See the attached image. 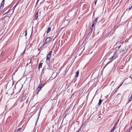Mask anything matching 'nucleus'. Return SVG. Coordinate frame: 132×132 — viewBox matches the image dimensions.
<instances>
[{"label": "nucleus", "instance_id": "nucleus-1", "mask_svg": "<svg viewBox=\"0 0 132 132\" xmlns=\"http://www.w3.org/2000/svg\"><path fill=\"white\" fill-rule=\"evenodd\" d=\"M132 78L130 77H129L128 78H127L125 79L123 81L126 82V84H128L129 83H130L132 81Z\"/></svg>", "mask_w": 132, "mask_h": 132}, {"label": "nucleus", "instance_id": "nucleus-2", "mask_svg": "<svg viewBox=\"0 0 132 132\" xmlns=\"http://www.w3.org/2000/svg\"><path fill=\"white\" fill-rule=\"evenodd\" d=\"M52 38L51 37H49L46 38L45 40V42L43 44L42 46H44L45 44L48 43L51 41Z\"/></svg>", "mask_w": 132, "mask_h": 132}, {"label": "nucleus", "instance_id": "nucleus-3", "mask_svg": "<svg viewBox=\"0 0 132 132\" xmlns=\"http://www.w3.org/2000/svg\"><path fill=\"white\" fill-rule=\"evenodd\" d=\"M44 85H43L42 86L41 84H39L38 87L36 89L35 92L36 94H38V93L39 92L40 90V89H41L42 87Z\"/></svg>", "mask_w": 132, "mask_h": 132}, {"label": "nucleus", "instance_id": "nucleus-4", "mask_svg": "<svg viewBox=\"0 0 132 132\" xmlns=\"http://www.w3.org/2000/svg\"><path fill=\"white\" fill-rule=\"evenodd\" d=\"M122 98V96L120 94H118L117 95V96L115 97V99L116 100H121Z\"/></svg>", "mask_w": 132, "mask_h": 132}, {"label": "nucleus", "instance_id": "nucleus-5", "mask_svg": "<svg viewBox=\"0 0 132 132\" xmlns=\"http://www.w3.org/2000/svg\"><path fill=\"white\" fill-rule=\"evenodd\" d=\"M119 121V120L118 119V120L117 121V122H116L114 124L113 127L111 129V130L110 132H113L114 131V130L116 127L117 125V123Z\"/></svg>", "mask_w": 132, "mask_h": 132}, {"label": "nucleus", "instance_id": "nucleus-6", "mask_svg": "<svg viewBox=\"0 0 132 132\" xmlns=\"http://www.w3.org/2000/svg\"><path fill=\"white\" fill-rule=\"evenodd\" d=\"M5 0H3L1 3V5L0 7V9L1 8H2V9H3V5H4V2H5Z\"/></svg>", "mask_w": 132, "mask_h": 132}, {"label": "nucleus", "instance_id": "nucleus-7", "mask_svg": "<svg viewBox=\"0 0 132 132\" xmlns=\"http://www.w3.org/2000/svg\"><path fill=\"white\" fill-rule=\"evenodd\" d=\"M97 18H95L93 22V23H94V24L95 25L97 21Z\"/></svg>", "mask_w": 132, "mask_h": 132}, {"label": "nucleus", "instance_id": "nucleus-8", "mask_svg": "<svg viewBox=\"0 0 132 132\" xmlns=\"http://www.w3.org/2000/svg\"><path fill=\"white\" fill-rule=\"evenodd\" d=\"M43 63H40L38 66V69L39 70V69L42 68V65Z\"/></svg>", "mask_w": 132, "mask_h": 132}, {"label": "nucleus", "instance_id": "nucleus-9", "mask_svg": "<svg viewBox=\"0 0 132 132\" xmlns=\"http://www.w3.org/2000/svg\"><path fill=\"white\" fill-rule=\"evenodd\" d=\"M38 12H37L36 13V14L35 15V20H36L38 18Z\"/></svg>", "mask_w": 132, "mask_h": 132}, {"label": "nucleus", "instance_id": "nucleus-10", "mask_svg": "<svg viewBox=\"0 0 132 132\" xmlns=\"http://www.w3.org/2000/svg\"><path fill=\"white\" fill-rule=\"evenodd\" d=\"M51 28L50 27H49L48 28L47 31V33L48 34L49 32L50 31H51Z\"/></svg>", "mask_w": 132, "mask_h": 132}, {"label": "nucleus", "instance_id": "nucleus-11", "mask_svg": "<svg viewBox=\"0 0 132 132\" xmlns=\"http://www.w3.org/2000/svg\"><path fill=\"white\" fill-rule=\"evenodd\" d=\"M79 70H78L76 72V74L75 76V77H78V75H79Z\"/></svg>", "mask_w": 132, "mask_h": 132}, {"label": "nucleus", "instance_id": "nucleus-12", "mask_svg": "<svg viewBox=\"0 0 132 132\" xmlns=\"http://www.w3.org/2000/svg\"><path fill=\"white\" fill-rule=\"evenodd\" d=\"M51 56H50L49 55H47V58H46V59L47 61L48 60V61L50 60V58L51 57Z\"/></svg>", "mask_w": 132, "mask_h": 132}, {"label": "nucleus", "instance_id": "nucleus-13", "mask_svg": "<svg viewBox=\"0 0 132 132\" xmlns=\"http://www.w3.org/2000/svg\"><path fill=\"white\" fill-rule=\"evenodd\" d=\"M102 102V100H101L100 99V100H99V102L98 103V105H101Z\"/></svg>", "mask_w": 132, "mask_h": 132}, {"label": "nucleus", "instance_id": "nucleus-14", "mask_svg": "<svg viewBox=\"0 0 132 132\" xmlns=\"http://www.w3.org/2000/svg\"><path fill=\"white\" fill-rule=\"evenodd\" d=\"M93 30V28H90V29L89 30V34H90V33H91L92 32Z\"/></svg>", "mask_w": 132, "mask_h": 132}, {"label": "nucleus", "instance_id": "nucleus-15", "mask_svg": "<svg viewBox=\"0 0 132 132\" xmlns=\"http://www.w3.org/2000/svg\"><path fill=\"white\" fill-rule=\"evenodd\" d=\"M21 128H20L16 130H17V132H20V131L21 130Z\"/></svg>", "mask_w": 132, "mask_h": 132}, {"label": "nucleus", "instance_id": "nucleus-16", "mask_svg": "<svg viewBox=\"0 0 132 132\" xmlns=\"http://www.w3.org/2000/svg\"><path fill=\"white\" fill-rule=\"evenodd\" d=\"M27 29H26V30H25V36H27Z\"/></svg>", "mask_w": 132, "mask_h": 132}, {"label": "nucleus", "instance_id": "nucleus-17", "mask_svg": "<svg viewBox=\"0 0 132 132\" xmlns=\"http://www.w3.org/2000/svg\"><path fill=\"white\" fill-rule=\"evenodd\" d=\"M10 11V10H9L7 12H6V13H5L3 15H5V14H7L8 13H9Z\"/></svg>", "mask_w": 132, "mask_h": 132}, {"label": "nucleus", "instance_id": "nucleus-18", "mask_svg": "<svg viewBox=\"0 0 132 132\" xmlns=\"http://www.w3.org/2000/svg\"><path fill=\"white\" fill-rule=\"evenodd\" d=\"M52 52V51H50L49 52V53H48V55L51 56V55Z\"/></svg>", "mask_w": 132, "mask_h": 132}, {"label": "nucleus", "instance_id": "nucleus-19", "mask_svg": "<svg viewBox=\"0 0 132 132\" xmlns=\"http://www.w3.org/2000/svg\"><path fill=\"white\" fill-rule=\"evenodd\" d=\"M124 82H122L120 85L119 86V87H118L117 89H118L122 85V84H123V83Z\"/></svg>", "mask_w": 132, "mask_h": 132}, {"label": "nucleus", "instance_id": "nucleus-20", "mask_svg": "<svg viewBox=\"0 0 132 132\" xmlns=\"http://www.w3.org/2000/svg\"><path fill=\"white\" fill-rule=\"evenodd\" d=\"M95 25L94 24V23H93L92 25V27H91V28H93V27H94V25Z\"/></svg>", "mask_w": 132, "mask_h": 132}, {"label": "nucleus", "instance_id": "nucleus-21", "mask_svg": "<svg viewBox=\"0 0 132 132\" xmlns=\"http://www.w3.org/2000/svg\"><path fill=\"white\" fill-rule=\"evenodd\" d=\"M132 7V5L131 6V7H129V10H131Z\"/></svg>", "mask_w": 132, "mask_h": 132}, {"label": "nucleus", "instance_id": "nucleus-22", "mask_svg": "<svg viewBox=\"0 0 132 132\" xmlns=\"http://www.w3.org/2000/svg\"><path fill=\"white\" fill-rule=\"evenodd\" d=\"M110 62H109L107 64H106L105 66V67H104V69L105 67H106V66Z\"/></svg>", "mask_w": 132, "mask_h": 132}, {"label": "nucleus", "instance_id": "nucleus-23", "mask_svg": "<svg viewBox=\"0 0 132 132\" xmlns=\"http://www.w3.org/2000/svg\"><path fill=\"white\" fill-rule=\"evenodd\" d=\"M42 108H40V110H39V112H41V110H42Z\"/></svg>", "mask_w": 132, "mask_h": 132}, {"label": "nucleus", "instance_id": "nucleus-24", "mask_svg": "<svg viewBox=\"0 0 132 132\" xmlns=\"http://www.w3.org/2000/svg\"><path fill=\"white\" fill-rule=\"evenodd\" d=\"M97 2V1H96L95 2V5H96V3Z\"/></svg>", "mask_w": 132, "mask_h": 132}, {"label": "nucleus", "instance_id": "nucleus-25", "mask_svg": "<svg viewBox=\"0 0 132 132\" xmlns=\"http://www.w3.org/2000/svg\"><path fill=\"white\" fill-rule=\"evenodd\" d=\"M113 57H114V56H112V57H111V58H110V59H112V58Z\"/></svg>", "mask_w": 132, "mask_h": 132}, {"label": "nucleus", "instance_id": "nucleus-26", "mask_svg": "<svg viewBox=\"0 0 132 132\" xmlns=\"http://www.w3.org/2000/svg\"><path fill=\"white\" fill-rule=\"evenodd\" d=\"M14 132H17V130H14Z\"/></svg>", "mask_w": 132, "mask_h": 132}, {"label": "nucleus", "instance_id": "nucleus-27", "mask_svg": "<svg viewBox=\"0 0 132 132\" xmlns=\"http://www.w3.org/2000/svg\"><path fill=\"white\" fill-rule=\"evenodd\" d=\"M126 132H130L128 130H127Z\"/></svg>", "mask_w": 132, "mask_h": 132}, {"label": "nucleus", "instance_id": "nucleus-28", "mask_svg": "<svg viewBox=\"0 0 132 132\" xmlns=\"http://www.w3.org/2000/svg\"><path fill=\"white\" fill-rule=\"evenodd\" d=\"M4 53V52L3 51H2V52L1 54H2V53Z\"/></svg>", "mask_w": 132, "mask_h": 132}, {"label": "nucleus", "instance_id": "nucleus-29", "mask_svg": "<svg viewBox=\"0 0 132 132\" xmlns=\"http://www.w3.org/2000/svg\"><path fill=\"white\" fill-rule=\"evenodd\" d=\"M18 3H19V2H18L17 3V4H16H16H18Z\"/></svg>", "mask_w": 132, "mask_h": 132}, {"label": "nucleus", "instance_id": "nucleus-30", "mask_svg": "<svg viewBox=\"0 0 132 132\" xmlns=\"http://www.w3.org/2000/svg\"><path fill=\"white\" fill-rule=\"evenodd\" d=\"M115 54H116V52H115Z\"/></svg>", "mask_w": 132, "mask_h": 132}, {"label": "nucleus", "instance_id": "nucleus-31", "mask_svg": "<svg viewBox=\"0 0 132 132\" xmlns=\"http://www.w3.org/2000/svg\"><path fill=\"white\" fill-rule=\"evenodd\" d=\"M54 39H55V38L53 40H54Z\"/></svg>", "mask_w": 132, "mask_h": 132}, {"label": "nucleus", "instance_id": "nucleus-32", "mask_svg": "<svg viewBox=\"0 0 132 132\" xmlns=\"http://www.w3.org/2000/svg\"><path fill=\"white\" fill-rule=\"evenodd\" d=\"M131 130V129H129V130Z\"/></svg>", "mask_w": 132, "mask_h": 132}]
</instances>
